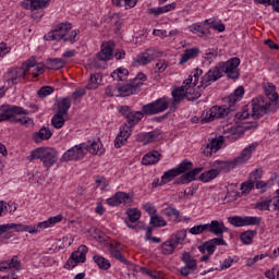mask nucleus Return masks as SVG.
<instances>
[{
    "label": "nucleus",
    "instance_id": "f257e3e1",
    "mask_svg": "<svg viewBox=\"0 0 279 279\" xmlns=\"http://www.w3.org/2000/svg\"><path fill=\"white\" fill-rule=\"evenodd\" d=\"M60 221H62V215L50 217L48 220L34 226H27L23 223L0 225V236H3V234H7L11 230H14L15 232H28L29 234H38V232H43V230H47V228H53V226H56V223H60Z\"/></svg>",
    "mask_w": 279,
    "mask_h": 279
},
{
    "label": "nucleus",
    "instance_id": "f03ea898",
    "mask_svg": "<svg viewBox=\"0 0 279 279\" xmlns=\"http://www.w3.org/2000/svg\"><path fill=\"white\" fill-rule=\"evenodd\" d=\"M145 82H147V76L140 72L136 77L130 80V82H126L122 86H108L105 89V94L108 97H130V95H136Z\"/></svg>",
    "mask_w": 279,
    "mask_h": 279
},
{
    "label": "nucleus",
    "instance_id": "7ed1b4c3",
    "mask_svg": "<svg viewBox=\"0 0 279 279\" xmlns=\"http://www.w3.org/2000/svg\"><path fill=\"white\" fill-rule=\"evenodd\" d=\"M269 108V104L265 101V98L263 96H258L252 99L251 102V113L250 109H243L242 111L235 113L234 121L235 123H239L241 121H245V119H260V117H265L267 114V110Z\"/></svg>",
    "mask_w": 279,
    "mask_h": 279
},
{
    "label": "nucleus",
    "instance_id": "20e7f679",
    "mask_svg": "<svg viewBox=\"0 0 279 279\" xmlns=\"http://www.w3.org/2000/svg\"><path fill=\"white\" fill-rule=\"evenodd\" d=\"M29 162L34 160H41L46 169H51L54 162H58V151L54 148L39 147L32 150L31 155L27 157Z\"/></svg>",
    "mask_w": 279,
    "mask_h": 279
},
{
    "label": "nucleus",
    "instance_id": "39448f33",
    "mask_svg": "<svg viewBox=\"0 0 279 279\" xmlns=\"http://www.w3.org/2000/svg\"><path fill=\"white\" fill-rule=\"evenodd\" d=\"M17 114H25V110L17 106L3 105L0 107V123L3 121L22 123V125H27V123H32V119L19 118Z\"/></svg>",
    "mask_w": 279,
    "mask_h": 279
},
{
    "label": "nucleus",
    "instance_id": "423d86ee",
    "mask_svg": "<svg viewBox=\"0 0 279 279\" xmlns=\"http://www.w3.org/2000/svg\"><path fill=\"white\" fill-rule=\"evenodd\" d=\"M171 104V99L169 97H161L153 102L144 105L142 107L143 113L147 117H151L154 114H160V112H165L169 108Z\"/></svg>",
    "mask_w": 279,
    "mask_h": 279
},
{
    "label": "nucleus",
    "instance_id": "0eeeda50",
    "mask_svg": "<svg viewBox=\"0 0 279 279\" xmlns=\"http://www.w3.org/2000/svg\"><path fill=\"white\" fill-rule=\"evenodd\" d=\"M191 169H193V162L183 160L177 168L163 172L161 175V184H169L174 178L186 173V171H191Z\"/></svg>",
    "mask_w": 279,
    "mask_h": 279
},
{
    "label": "nucleus",
    "instance_id": "6e6552de",
    "mask_svg": "<svg viewBox=\"0 0 279 279\" xmlns=\"http://www.w3.org/2000/svg\"><path fill=\"white\" fill-rule=\"evenodd\" d=\"M213 108L209 111H206L205 117L201 119L202 123H210L214 119H226L230 112H234L235 109H231L230 104Z\"/></svg>",
    "mask_w": 279,
    "mask_h": 279
},
{
    "label": "nucleus",
    "instance_id": "1a4fd4ad",
    "mask_svg": "<svg viewBox=\"0 0 279 279\" xmlns=\"http://www.w3.org/2000/svg\"><path fill=\"white\" fill-rule=\"evenodd\" d=\"M86 156V143H81L68 149L60 158L61 162H71V160H82Z\"/></svg>",
    "mask_w": 279,
    "mask_h": 279
},
{
    "label": "nucleus",
    "instance_id": "9d476101",
    "mask_svg": "<svg viewBox=\"0 0 279 279\" xmlns=\"http://www.w3.org/2000/svg\"><path fill=\"white\" fill-rule=\"evenodd\" d=\"M218 64L222 71V74L226 73L229 80H239V64H241V59L235 57L231 58L227 62H220Z\"/></svg>",
    "mask_w": 279,
    "mask_h": 279
},
{
    "label": "nucleus",
    "instance_id": "9b49d317",
    "mask_svg": "<svg viewBox=\"0 0 279 279\" xmlns=\"http://www.w3.org/2000/svg\"><path fill=\"white\" fill-rule=\"evenodd\" d=\"M86 254H88V247L86 245L78 246L77 251H74L68 262L64 265L65 269H74L80 263H86Z\"/></svg>",
    "mask_w": 279,
    "mask_h": 279
},
{
    "label": "nucleus",
    "instance_id": "f8f14e48",
    "mask_svg": "<svg viewBox=\"0 0 279 279\" xmlns=\"http://www.w3.org/2000/svg\"><path fill=\"white\" fill-rule=\"evenodd\" d=\"M119 112L120 114H122V117L125 118L128 122L126 125L128 128H130L131 131H132V128H134V125H136V123H138L143 119V112L133 111L132 108L125 105L119 108Z\"/></svg>",
    "mask_w": 279,
    "mask_h": 279
},
{
    "label": "nucleus",
    "instance_id": "ddd939ff",
    "mask_svg": "<svg viewBox=\"0 0 279 279\" xmlns=\"http://www.w3.org/2000/svg\"><path fill=\"white\" fill-rule=\"evenodd\" d=\"M229 223L231 226H235V228H243L244 226H260L263 219L260 217H252V216H234L228 218Z\"/></svg>",
    "mask_w": 279,
    "mask_h": 279
},
{
    "label": "nucleus",
    "instance_id": "4468645a",
    "mask_svg": "<svg viewBox=\"0 0 279 279\" xmlns=\"http://www.w3.org/2000/svg\"><path fill=\"white\" fill-rule=\"evenodd\" d=\"M221 77H223V71L218 63L202 76L201 86L203 88H208L213 82H217L218 80H221Z\"/></svg>",
    "mask_w": 279,
    "mask_h": 279
},
{
    "label": "nucleus",
    "instance_id": "2eb2a0df",
    "mask_svg": "<svg viewBox=\"0 0 279 279\" xmlns=\"http://www.w3.org/2000/svg\"><path fill=\"white\" fill-rule=\"evenodd\" d=\"M71 32L70 23H61L59 24L52 32H49L45 35L46 40H64L66 38V34Z\"/></svg>",
    "mask_w": 279,
    "mask_h": 279
},
{
    "label": "nucleus",
    "instance_id": "dca6fc26",
    "mask_svg": "<svg viewBox=\"0 0 279 279\" xmlns=\"http://www.w3.org/2000/svg\"><path fill=\"white\" fill-rule=\"evenodd\" d=\"M159 53L160 52L154 49H148L136 56L133 61V66H145L146 64L154 62V60L160 56Z\"/></svg>",
    "mask_w": 279,
    "mask_h": 279
},
{
    "label": "nucleus",
    "instance_id": "f3484780",
    "mask_svg": "<svg viewBox=\"0 0 279 279\" xmlns=\"http://www.w3.org/2000/svg\"><path fill=\"white\" fill-rule=\"evenodd\" d=\"M27 75V70L24 68H15L11 71H8L4 74V81L9 86H14V84H19L21 80H25V76Z\"/></svg>",
    "mask_w": 279,
    "mask_h": 279
},
{
    "label": "nucleus",
    "instance_id": "a211bd4d",
    "mask_svg": "<svg viewBox=\"0 0 279 279\" xmlns=\"http://www.w3.org/2000/svg\"><path fill=\"white\" fill-rule=\"evenodd\" d=\"M208 141L209 142L206 144L203 150L204 156H211L213 154H217V151L221 149L225 143L223 135L211 137Z\"/></svg>",
    "mask_w": 279,
    "mask_h": 279
},
{
    "label": "nucleus",
    "instance_id": "6ab92c4d",
    "mask_svg": "<svg viewBox=\"0 0 279 279\" xmlns=\"http://www.w3.org/2000/svg\"><path fill=\"white\" fill-rule=\"evenodd\" d=\"M218 245H228V243L223 241V238H214L198 246V250L203 254L204 252H207L209 255H213L215 254V251L217 250Z\"/></svg>",
    "mask_w": 279,
    "mask_h": 279
},
{
    "label": "nucleus",
    "instance_id": "aec40b11",
    "mask_svg": "<svg viewBox=\"0 0 279 279\" xmlns=\"http://www.w3.org/2000/svg\"><path fill=\"white\" fill-rule=\"evenodd\" d=\"M256 147H258V144H251L246 148H244L240 156H238L235 159H233V163L236 167H241L242 165H245L250 158H252V154L256 151Z\"/></svg>",
    "mask_w": 279,
    "mask_h": 279
},
{
    "label": "nucleus",
    "instance_id": "412c9836",
    "mask_svg": "<svg viewBox=\"0 0 279 279\" xmlns=\"http://www.w3.org/2000/svg\"><path fill=\"white\" fill-rule=\"evenodd\" d=\"M207 232H211L215 236L223 239L225 232H228V227H226L223 221L211 220V223H207Z\"/></svg>",
    "mask_w": 279,
    "mask_h": 279
},
{
    "label": "nucleus",
    "instance_id": "4be33fe9",
    "mask_svg": "<svg viewBox=\"0 0 279 279\" xmlns=\"http://www.w3.org/2000/svg\"><path fill=\"white\" fill-rule=\"evenodd\" d=\"M130 136H132V130H130V126H128V124H122L120 126V133L114 140V147H117V149L123 147V145L128 143V138H130Z\"/></svg>",
    "mask_w": 279,
    "mask_h": 279
},
{
    "label": "nucleus",
    "instance_id": "5701e85b",
    "mask_svg": "<svg viewBox=\"0 0 279 279\" xmlns=\"http://www.w3.org/2000/svg\"><path fill=\"white\" fill-rule=\"evenodd\" d=\"M276 193L277 196L274 198L256 203L255 208H257V210H270L269 208L272 206L274 210H279V190H277Z\"/></svg>",
    "mask_w": 279,
    "mask_h": 279
},
{
    "label": "nucleus",
    "instance_id": "b1692460",
    "mask_svg": "<svg viewBox=\"0 0 279 279\" xmlns=\"http://www.w3.org/2000/svg\"><path fill=\"white\" fill-rule=\"evenodd\" d=\"M132 199V196L125 192H117L112 197L107 199L108 206H121V204H128Z\"/></svg>",
    "mask_w": 279,
    "mask_h": 279
},
{
    "label": "nucleus",
    "instance_id": "393cba45",
    "mask_svg": "<svg viewBox=\"0 0 279 279\" xmlns=\"http://www.w3.org/2000/svg\"><path fill=\"white\" fill-rule=\"evenodd\" d=\"M114 51V41H108L102 44L101 50L98 52V60L102 62H108L112 60V52Z\"/></svg>",
    "mask_w": 279,
    "mask_h": 279
},
{
    "label": "nucleus",
    "instance_id": "a878e982",
    "mask_svg": "<svg viewBox=\"0 0 279 279\" xmlns=\"http://www.w3.org/2000/svg\"><path fill=\"white\" fill-rule=\"evenodd\" d=\"M203 168H194L193 170L183 173L180 178H178L174 182V184H190V182H193L199 173H202Z\"/></svg>",
    "mask_w": 279,
    "mask_h": 279
},
{
    "label": "nucleus",
    "instance_id": "bb28decb",
    "mask_svg": "<svg viewBox=\"0 0 279 279\" xmlns=\"http://www.w3.org/2000/svg\"><path fill=\"white\" fill-rule=\"evenodd\" d=\"M211 167L216 168V171H218V174L223 171L225 173H228L232 171V169H236V166L233 160L229 161H221V160H216L211 163Z\"/></svg>",
    "mask_w": 279,
    "mask_h": 279
},
{
    "label": "nucleus",
    "instance_id": "cd10ccee",
    "mask_svg": "<svg viewBox=\"0 0 279 279\" xmlns=\"http://www.w3.org/2000/svg\"><path fill=\"white\" fill-rule=\"evenodd\" d=\"M243 95H245V88L243 86H239L233 94L229 95L227 104H230L231 110H236V101H241Z\"/></svg>",
    "mask_w": 279,
    "mask_h": 279
},
{
    "label": "nucleus",
    "instance_id": "c85d7f7f",
    "mask_svg": "<svg viewBox=\"0 0 279 279\" xmlns=\"http://www.w3.org/2000/svg\"><path fill=\"white\" fill-rule=\"evenodd\" d=\"M5 269H14L13 271H20L21 260L19 256H13L10 260L0 262V271H5Z\"/></svg>",
    "mask_w": 279,
    "mask_h": 279
},
{
    "label": "nucleus",
    "instance_id": "c756f323",
    "mask_svg": "<svg viewBox=\"0 0 279 279\" xmlns=\"http://www.w3.org/2000/svg\"><path fill=\"white\" fill-rule=\"evenodd\" d=\"M202 88H204L202 85H198L197 87L191 84L186 85L187 101H197V99L202 97Z\"/></svg>",
    "mask_w": 279,
    "mask_h": 279
},
{
    "label": "nucleus",
    "instance_id": "7c9ffc66",
    "mask_svg": "<svg viewBox=\"0 0 279 279\" xmlns=\"http://www.w3.org/2000/svg\"><path fill=\"white\" fill-rule=\"evenodd\" d=\"M186 84L183 83V85L174 90H172V106H178L180 101H184L186 99Z\"/></svg>",
    "mask_w": 279,
    "mask_h": 279
},
{
    "label": "nucleus",
    "instance_id": "2f4dec72",
    "mask_svg": "<svg viewBox=\"0 0 279 279\" xmlns=\"http://www.w3.org/2000/svg\"><path fill=\"white\" fill-rule=\"evenodd\" d=\"M199 56V48H189L185 49L183 54L181 56V59L179 61V64H186L189 60H195Z\"/></svg>",
    "mask_w": 279,
    "mask_h": 279
},
{
    "label": "nucleus",
    "instance_id": "473e14b6",
    "mask_svg": "<svg viewBox=\"0 0 279 279\" xmlns=\"http://www.w3.org/2000/svg\"><path fill=\"white\" fill-rule=\"evenodd\" d=\"M160 162V153L158 150H151L147 153L143 159H142V165H156Z\"/></svg>",
    "mask_w": 279,
    "mask_h": 279
},
{
    "label": "nucleus",
    "instance_id": "72a5a7b5",
    "mask_svg": "<svg viewBox=\"0 0 279 279\" xmlns=\"http://www.w3.org/2000/svg\"><path fill=\"white\" fill-rule=\"evenodd\" d=\"M34 1L36 0H25L24 2H22V8H24V10H43V8H47V5H49V1L50 0H39V3L43 4H34Z\"/></svg>",
    "mask_w": 279,
    "mask_h": 279
},
{
    "label": "nucleus",
    "instance_id": "f704fd0d",
    "mask_svg": "<svg viewBox=\"0 0 279 279\" xmlns=\"http://www.w3.org/2000/svg\"><path fill=\"white\" fill-rule=\"evenodd\" d=\"M53 136V133L48 128H41L37 133L34 134L33 140L36 143H40L41 141H49Z\"/></svg>",
    "mask_w": 279,
    "mask_h": 279
},
{
    "label": "nucleus",
    "instance_id": "c9c22d12",
    "mask_svg": "<svg viewBox=\"0 0 279 279\" xmlns=\"http://www.w3.org/2000/svg\"><path fill=\"white\" fill-rule=\"evenodd\" d=\"M102 145L99 142H88L86 144V154H92L93 156H101L104 154V148H101Z\"/></svg>",
    "mask_w": 279,
    "mask_h": 279
},
{
    "label": "nucleus",
    "instance_id": "e433bc0d",
    "mask_svg": "<svg viewBox=\"0 0 279 279\" xmlns=\"http://www.w3.org/2000/svg\"><path fill=\"white\" fill-rule=\"evenodd\" d=\"M102 76L99 73L90 74V78L85 86L87 90H97L99 88V84H101Z\"/></svg>",
    "mask_w": 279,
    "mask_h": 279
},
{
    "label": "nucleus",
    "instance_id": "4c0bfd02",
    "mask_svg": "<svg viewBox=\"0 0 279 279\" xmlns=\"http://www.w3.org/2000/svg\"><path fill=\"white\" fill-rule=\"evenodd\" d=\"M128 75H130V71L125 68H119L111 73L112 80H116L117 82H125Z\"/></svg>",
    "mask_w": 279,
    "mask_h": 279
},
{
    "label": "nucleus",
    "instance_id": "58836bf2",
    "mask_svg": "<svg viewBox=\"0 0 279 279\" xmlns=\"http://www.w3.org/2000/svg\"><path fill=\"white\" fill-rule=\"evenodd\" d=\"M163 215L166 217H169V219H173L175 223H179L180 221V210H178L173 206H168L167 208L162 209Z\"/></svg>",
    "mask_w": 279,
    "mask_h": 279
},
{
    "label": "nucleus",
    "instance_id": "ea45409f",
    "mask_svg": "<svg viewBox=\"0 0 279 279\" xmlns=\"http://www.w3.org/2000/svg\"><path fill=\"white\" fill-rule=\"evenodd\" d=\"M181 259L184 263L185 267H189L190 269H192L194 271H195V269H197V260L191 254L183 253Z\"/></svg>",
    "mask_w": 279,
    "mask_h": 279
},
{
    "label": "nucleus",
    "instance_id": "a19ab883",
    "mask_svg": "<svg viewBox=\"0 0 279 279\" xmlns=\"http://www.w3.org/2000/svg\"><path fill=\"white\" fill-rule=\"evenodd\" d=\"M265 95L270 101H278V93H276V85L267 83L264 86Z\"/></svg>",
    "mask_w": 279,
    "mask_h": 279
},
{
    "label": "nucleus",
    "instance_id": "79ce46f5",
    "mask_svg": "<svg viewBox=\"0 0 279 279\" xmlns=\"http://www.w3.org/2000/svg\"><path fill=\"white\" fill-rule=\"evenodd\" d=\"M62 66H64V60H62L60 58L48 59L46 61V68L51 71H58V70L62 69Z\"/></svg>",
    "mask_w": 279,
    "mask_h": 279
},
{
    "label": "nucleus",
    "instance_id": "37998d69",
    "mask_svg": "<svg viewBox=\"0 0 279 279\" xmlns=\"http://www.w3.org/2000/svg\"><path fill=\"white\" fill-rule=\"evenodd\" d=\"M175 247H178V245L174 244L173 240L170 238L161 244V253L165 254V256H169L175 252Z\"/></svg>",
    "mask_w": 279,
    "mask_h": 279
},
{
    "label": "nucleus",
    "instance_id": "c03bdc74",
    "mask_svg": "<svg viewBox=\"0 0 279 279\" xmlns=\"http://www.w3.org/2000/svg\"><path fill=\"white\" fill-rule=\"evenodd\" d=\"M160 137V131H151L148 133H141L140 138L144 141V143H154V141H158Z\"/></svg>",
    "mask_w": 279,
    "mask_h": 279
},
{
    "label": "nucleus",
    "instance_id": "a18cd8bd",
    "mask_svg": "<svg viewBox=\"0 0 279 279\" xmlns=\"http://www.w3.org/2000/svg\"><path fill=\"white\" fill-rule=\"evenodd\" d=\"M202 73L204 71L196 69L184 82L183 84L187 85L191 84L192 86H197V83L199 82V77L202 76Z\"/></svg>",
    "mask_w": 279,
    "mask_h": 279
},
{
    "label": "nucleus",
    "instance_id": "49530a36",
    "mask_svg": "<svg viewBox=\"0 0 279 279\" xmlns=\"http://www.w3.org/2000/svg\"><path fill=\"white\" fill-rule=\"evenodd\" d=\"M217 175H219V170H216V168H214L206 172H203L199 175V180H201V182H213V180H215V178H217Z\"/></svg>",
    "mask_w": 279,
    "mask_h": 279
},
{
    "label": "nucleus",
    "instance_id": "de8ad7c7",
    "mask_svg": "<svg viewBox=\"0 0 279 279\" xmlns=\"http://www.w3.org/2000/svg\"><path fill=\"white\" fill-rule=\"evenodd\" d=\"M170 239L175 245H183L184 241H186V230L178 231L177 233L172 234Z\"/></svg>",
    "mask_w": 279,
    "mask_h": 279
},
{
    "label": "nucleus",
    "instance_id": "09e8293b",
    "mask_svg": "<svg viewBox=\"0 0 279 279\" xmlns=\"http://www.w3.org/2000/svg\"><path fill=\"white\" fill-rule=\"evenodd\" d=\"M70 108H71V99L62 98V100L58 104V112L57 113L68 114Z\"/></svg>",
    "mask_w": 279,
    "mask_h": 279
},
{
    "label": "nucleus",
    "instance_id": "8fccbe9b",
    "mask_svg": "<svg viewBox=\"0 0 279 279\" xmlns=\"http://www.w3.org/2000/svg\"><path fill=\"white\" fill-rule=\"evenodd\" d=\"M94 263L98 265L99 269H110V260L106 259L104 256L95 255Z\"/></svg>",
    "mask_w": 279,
    "mask_h": 279
},
{
    "label": "nucleus",
    "instance_id": "3c124183",
    "mask_svg": "<svg viewBox=\"0 0 279 279\" xmlns=\"http://www.w3.org/2000/svg\"><path fill=\"white\" fill-rule=\"evenodd\" d=\"M257 232L255 230H248L241 234L240 239L242 243L245 245H250L252 241L254 240V236H256Z\"/></svg>",
    "mask_w": 279,
    "mask_h": 279
},
{
    "label": "nucleus",
    "instance_id": "603ef678",
    "mask_svg": "<svg viewBox=\"0 0 279 279\" xmlns=\"http://www.w3.org/2000/svg\"><path fill=\"white\" fill-rule=\"evenodd\" d=\"M150 226H154L155 228H165V226H167V220H165L162 216L155 214L150 217Z\"/></svg>",
    "mask_w": 279,
    "mask_h": 279
},
{
    "label": "nucleus",
    "instance_id": "864d4df0",
    "mask_svg": "<svg viewBox=\"0 0 279 279\" xmlns=\"http://www.w3.org/2000/svg\"><path fill=\"white\" fill-rule=\"evenodd\" d=\"M126 215H128L129 221L131 223H136V221H138V219H141V210L136 209V208H129L126 210Z\"/></svg>",
    "mask_w": 279,
    "mask_h": 279
},
{
    "label": "nucleus",
    "instance_id": "5fc2aeb1",
    "mask_svg": "<svg viewBox=\"0 0 279 279\" xmlns=\"http://www.w3.org/2000/svg\"><path fill=\"white\" fill-rule=\"evenodd\" d=\"M64 114L63 113H57L52 117L51 119V123L53 125V128H56L57 130H60V128H62L64 125Z\"/></svg>",
    "mask_w": 279,
    "mask_h": 279
},
{
    "label": "nucleus",
    "instance_id": "6e6d98bb",
    "mask_svg": "<svg viewBox=\"0 0 279 279\" xmlns=\"http://www.w3.org/2000/svg\"><path fill=\"white\" fill-rule=\"evenodd\" d=\"M190 234L197 235L204 234V232H208V226L205 225H197L189 229Z\"/></svg>",
    "mask_w": 279,
    "mask_h": 279
},
{
    "label": "nucleus",
    "instance_id": "4d7b16f0",
    "mask_svg": "<svg viewBox=\"0 0 279 279\" xmlns=\"http://www.w3.org/2000/svg\"><path fill=\"white\" fill-rule=\"evenodd\" d=\"M121 244H118V246L116 248L111 250V256L113 258H117V260H120V263H128V259H125V257H123V255L121 254Z\"/></svg>",
    "mask_w": 279,
    "mask_h": 279
},
{
    "label": "nucleus",
    "instance_id": "13d9d810",
    "mask_svg": "<svg viewBox=\"0 0 279 279\" xmlns=\"http://www.w3.org/2000/svg\"><path fill=\"white\" fill-rule=\"evenodd\" d=\"M190 32L193 34H201V36H206V32H208V29L202 24H192L190 26Z\"/></svg>",
    "mask_w": 279,
    "mask_h": 279
},
{
    "label": "nucleus",
    "instance_id": "bf43d9fd",
    "mask_svg": "<svg viewBox=\"0 0 279 279\" xmlns=\"http://www.w3.org/2000/svg\"><path fill=\"white\" fill-rule=\"evenodd\" d=\"M169 68V62L165 59H159L155 65L157 73H165L167 69Z\"/></svg>",
    "mask_w": 279,
    "mask_h": 279
},
{
    "label": "nucleus",
    "instance_id": "052dcab7",
    "mask_svg": "<svg viewBox=\"0 0 279 279\" xmlns=\"http://www.w3.org/2000/svg\"><path fill=\"white\" fill-rule=\"evenodd\" d=\"M52 93H53V87L44 86L39 88V90L37 92V95L38 97H40V99H45V97H49V95H51Z\"/></svg>",
    "mask_w": 279,
    "mask_h": 279
},
{
    "label": "nucleus",
    "instance_id": "680f3d73",
    "mask_svg": "<svg viewBox=\"0 0 279 279\" xmlns=\"http://www.w3.org/2000/svg\"><path fill=\"white\" fill-rule=\"evenodd\" d=\"M77 34H80L78 29L71 31L65 34V43H76Z\"/></svg>",
    "mask_w": 279,
    "mask_h": 279
},
{
    "label": "nucleus",
    "instance_id": "e2e57ef3",
    "mask_svg": "<svg viewBox=\"0 0 279 279\" xmlns=\"http://www.w3.org/2000/svg\"><path fill=\"white\" fill-rule=\"evenodd\" d=\"M34 66H36V58L32 57L25 63H23L21 69H25L27 75V73H29V70L34 69Z\"/></svg>",
    "mask_w": 279,
    "mask_h": 279
},
{
    "label": "nucleus",
    "instance_id": "0e129e2a",
    "mask_svg": "<svg viewBox=\"0 0 279 279\" xmlns=\"http://www.w3.org/2000/svg\"><path fill=\"white\" fill-rule=\"evenodd\" d=\"M262 177H263V171L256 169L253 172H251L248 180L253 182V184H255V182H258V180H260Z\"/></svg>",
    "mask_w": 279,
    "mask_h": 279
},
{
    "label": "nucleus",
    "instance_id": "69168bd1",
    "mask_svg": "<svg viewBox=\"0 0 279 279\" xmlns=\"http://www.w3.org/2000/svg\"><path fill=\"white\" fill-rule=\"evenodd\" d=\"M256 3H267L272 5L276 12H279V0H255Z\"/></svg>",
    "mask_w": 279,
    "mask_h": 279
},
{
    "label": "nucleus",
    "instance_id": "338daca9",
    "mask_svg": "<svg viewBox=\"0 0 279 279\" xmlns=\"http://www.w3.org/2000/svg\"><path fill=\"white\" fill-rule=\"evenodd\" d=\"M143 208L150 217H154L157 213L156 207L151 203L144 204Z\"/></svg>",
    "mask_w": 279,
    "mask_h": 279
},
{
    "label": "nucleus",
    "instance_id": "774afa93",
    "mask_svg": "<svg viewBox=\"0 0 279 279\" xmlns=\"http://www.w3.org/2000/svg\"><path fill=\"white\" fill-rule=\"evenodd\" d=\"M252 189H254V183H253V181H250V180L247 182L242 183V185H241V191L243 193H250V191H252Z\"/></svg>",
    "mask_w": 279,
    "mask_h": 279
}]
</instances>
